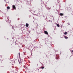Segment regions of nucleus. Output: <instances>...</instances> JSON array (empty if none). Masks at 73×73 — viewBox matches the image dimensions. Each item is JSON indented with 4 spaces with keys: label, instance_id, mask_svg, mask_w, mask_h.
Returning a JSON list of instances; mask_svg holds the SVG:
<instances>
[{
    "label": "nucleus",
    "instance_id": "10",
    "mask_svg": "<svg viewBox=\"0 0 73 73\" xmlns=\"http://www.w3.org/2000/svg\"><path fill=\"white\" fill-rule=\"evenodd\" d=\"M40 69H44V67H41L40 68Z\"/></svg>",
    "mask_w": 73,
    "mask_h": 73
},
{
    "label": "nucleus",
    "instance_id": "5",
    "mask_svg": "<svg viewBox=\"0 0 73 73\" xmlns=\"http://www.w3.org/2000/svg\"><path fill=\"white\" fill-rule=\"evenodd\" d=\"M60 16H64V14L63 13H60Z\"/></svg>",
    "mask_w": 73,
    "mask_h": 73
},
{
    "label": "nucleus",
    "instance_id": "9",
    "mask_svg": "<svg viewBox=\"0 0 73 73\" xmlns=\"http://www.w3.org/2000/svg\"><path fill=\"white\" fill-rule=\"evenodd\" d=\"M21 60H20V61L19 62V63L20 64H21Z\"/></svg>",
    "mask_w": 73,
    "mask_h": 73
},
{
    "label": "nucleus",
    "instance_id": "4",
    "mask_svg": "<svg viewBox=\"0 0 73 73\" xmlns=\"http://www.w3.org/2000/svg\"><path fill=\"white\" fill-rule=\"evenodd\" d=\"M7 9L8 10L10 9V7L8 6L7 7Z\"/></svg>",
    "mask_w": 73,
    "mask_h": 73
},
{
    "label": "nucleus",
    "instance_id": "7",
    "mask_svg": "<svg viewBox=\"0 0 73 73\" xmlns=\"http://www.w3.org/2000/svg\"><path fill=\"white\" fill-rule=\"evenodd\" d=\"M64 38H66V39H67L68 38V37H66V36H64Z\"/></svg>",
    "mask_w": 73,
    "mask_h": 73
},
{
    "label": "nucleus",
    "instance_id": "11",
    "mask_svg": "<svg viewBox=\"0 0 73 73\" xmlns=\"http://www.w3.org/2000/svg\"><path fill=\"white\" fill-rule=\"evenodd\" d=\"M19 55L20 56V53H19Z\"/></svg>",
    "mask_w": 73,
    "mask_h": 73
},
{
    "label": "nucleus",
    "instance_id": "2",
    "mask_svg": "<svg viewBox=\"0 0 73 73\" xmlns=\"http://www.w3.org/2000/svg\"><path fill=\"white\" fill-rule=\"evenodd\" d=\"M44 33L46 34V35H48V32L46 31H44Z\"/></svg>",
    "mask_w": 73,
    "mask_h": 73
},
{
    "label": "nucleus",
    "instance_id": "8",
    "mask_svg": "<svg viewBox=\"0 0 73 73\" xmlns=\"http://www.w3.org/2000/svg\"><path fill=\"white\" fill-rule=\"evenodd\" d=\"M56 25L58 27H60V25H59V24H57Z\"/></svg>",
    "mask_w": 73,
    "mask_h": 73
},
{
    "label": "nucleus",
    "instance_id": "12",
    "mask_svg": "<svg viewBox=\"0 0 73 73\" xmlns=\"http://www.w3.org/2000/svg\"><path fill=\"white\" fill-rule=\"evenodd\" d=\"M72 52H73V50H72Z\"/></svg>",
    "mask_w": 73,
    "mask_h": 73
},
{
    "label": "nucleus",
    "instance_id": "1",
    "mask_svg": "<svg viewBox=\"0 0 73 73\" xmlns=\"http://www.w3.org/2000/svg\"><path fill=\"white\" fill-rule=\"evenodd\" d=\"M13 9H16V6L15 5H13Z\"/></svg>",
    "mask_w": 73,
    "mask_h": 73
},
{
    "label": "nucleus",
    "instance_id": "6",
    "mask_svg": "<svg viewBox=\"0 0 73 73\" xmlns=\"http://www.w3.org/2000/svg\"><path fill=\"white\" fill-rule=\"evenodd\" d=\"M68 34V33L67 32H65L64 33V34L65 35H67Z\"/></svg>",
    "mask_w": 73,
    "mask_h": 73
},
{
    "label": "nucleus",
    "instance_id": "3",
    "mask_svg": "<svg viewBox=\"0 0 73 73\" xmlns=\"http://www.w3.org/2000/svg\"><path fill=\"white\" fill-rule=\"evenodd\" d=\"M26 27H28V26H29V24H28V23H26Z\"/></svg>",
    "mask_w": 73,
    "mask_h": 73
}]
</instances>
